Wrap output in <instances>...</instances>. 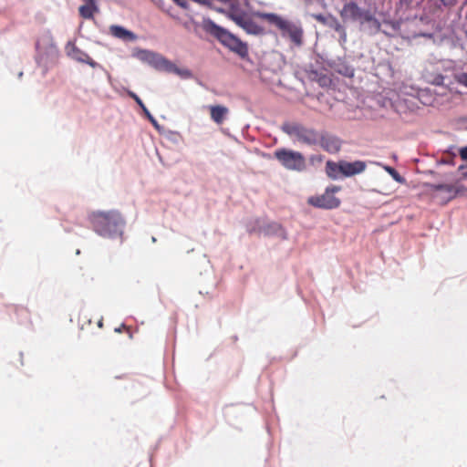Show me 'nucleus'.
I'll return each instance as SVG.
<instances>
[{"mask_svg":"<svg viewBox=\"0 0 467 467\" xmlns=\"http://www.w3.org/2000/svg\"><path fill=\"white\" fill-rule=\"evenodd\" d=\"M339 15L344 22L356 25L358 31L365 36L371 37L382 33L387 36H392L388 29L382 28V23L375 12L370 8L360 6L356 1L346 2Z\"/></svg>","mask_w":467,"mask_h":467,"instance_id":"1","label":"nucleus"},{"mask_svg":"<svg viewBox=\"0 0 467 467\" xmlns=\"http://www.w3.org/2000/svg\"><path fill=\"white\" fill-rule=\"evenodd\" d=\"M88 220L98 235L109 239L122 238L126 221L119 211H96L89 214Z\"/></svg>","mask_w":467,"mask_h":467,"instance_id":"2","label":"nucleus"},{"mask_svg":"<svg viewBox=\"0 0 467 467\" xmlns=\"http://www.w3.org/2000/svg\"><path fill=\"white\" fill-rule=\"evenodd\" d=\"M202 28L205 32L214 36L222 45L232 52L237 54L242 59L254 65L248 54V45L242 41L235 35L227 29L214 23L212 19L207 18L202 22Z\"/></svg>","mask_w":467,"mask_h":467,"instance_id":"3","label":"nucleus"},{"mask_svg":"<svg viewBox=\"0 0 467 467\" xmlns=\"http://www.w3.org/2000/svg\"><path fill=\"white\" fill-rule=\"evenodd\" d=\"M257 16L276 26L282 36L289 38L296 47L303 46L304 30L299 22L294 23L275 13H257Z\"/></svg>","mask_w":467,"mask_h":467,"instance_id":"4","label":"nucleus"},{"mask_svg":"<svg viewBox=\"0 0 467 467\" xmlns=\"http://www.w3.org/2000/svg\"><path fill=\"white\" fill-rule=\"evenodd\" d=\"M280 129L289 137H295L298 142L308 146L317 145L319 141L320 132L299 122L285 121L281 125Z\"/></svg>","mask_w":467,"mask_h":467,"instance_id":"5","label":"nucleus"},{"mask_svg":"<svg viewBox=\"0 0 467 467\" xmlns=\"http://www.w3.org/2000/svg\"><path fill=\"white\" fill-rule=\"evenodd\" d=\"M274 157L288 171L302 172L306 169V158L299 151L279 148L275 150Z\"/></svg>","mask_w":467,"mask_h":467,"instance_id":"6","label":"nucleus"},{"mask_svg":"<svg viewBox=\"0 0 467 467\" xmlns=\"http://www.w3.org/2000/svg\"><path fill=\"white\" fill-rule=\"evenodd\" d=\"M227 17L249 35L262 36L265 34L263 26L255 23L245 12L240 11L234 6H232V9L227 14Z\"/></svg>","mask_w":467,"mask_h":467,"instance_id":"7","label":"nucleus"},{"mask_svg":"<svg viewBox=\"0 0 467 467\" xmlns=\"http://www.w3.org/2000/svg\"><path fill=\"white\" fill-rule=\"evenodd\" d=\"M340 190V186L330 185L326 188L323 194L309 197L307 202L310 205L319 209H336L340 205L341 202L338 198L334 196V193L339 192Z\"/></svg>","mask_w":467,"mask_h":467,"instance_id":"8","label":"nucleus"},{"mask_svg":"<svg viewBox=\"0 0 467 467\" xmlns=\"http://www.w3.org/2000/svg\"><path fill=\"white\" fill-rule=\"evenodd\" d=\"M133 56L142 63H145L157 70L166 71V67L170 62V60L162 55L149 49H139L133 54Z\"/></svg>","mask_w":467,"mask_h":467,"instance_id":"9","label":"nucleus"},{"mask_svg":"<svg viewBox=\"0 0 467 467\" xmlns=\"http://www.w3.org/2000/svg\"><path fill=\"white\" fill-rule=\"evenodd\" d=\"M67 50L68 56L71 57L73 59L80 63H86L93 68H98L101 70L107 77L109 82L111 81L110 74L104 68L102 65L93 60L86 52L80 50L78 47L70 43L67 44Z\"/></svg>","mask_w":467,"mask_h":467,"instance_id":"10","label":"nucleus"},{"mask_svg":"<svg viewBox=\"0 0 467 467\" xmlns=\"http://www.w3.org/2000/svg\"><path fill=\"white\" fill-rule=\"evenodd\" d=\"M327 66L330 69L343 77L353 78L355 68L346 57H337L327 60Z\"/></svg>","mask_w":467,"mask_h":467,"instance_id":"11","label":"nucleus"},{"mask_svg":"<svg viewBox=\"0 0 467 467\" xmlns=\"http://www.w3.org/2000/svg\"><path fill=\"white\" fill-rule=\"evenodd\" d=\"M36 49L39 56L54 57L57 53V47L50 33L43 34L36 43Z\"/></svg>","mask_w":467,"mask_h":467,"instance_id":"12","label":"nucleus"},{"mask_svg":"<svg viewBox=\"0 0 467 467\" xmlns=\"http://www.w3.org/2000/svg\"><path fill=\"white\" fill-rule=\"evenodd\" d=\"M321 148L329 153H337L341 149V140L333 135L328 133L327 131H321L319 133V141L318 143Z\"/></svg>","mask_w":467,"mask_h":467,"instance_id":"13","label":"nucleus"},{"mask_svg":"<svg viewBox=\"0 0 467 467\" xmlns=\"http://www.w3.org/2000/svg\"><path fill=\"white\" fill-rule=\"evenodd\" d=\"M428 187L431 191H440L446 190L447 199L446 202H449L458 195H462L467 192V187L463 184H450V183H428Z\"/></svg>","mask_w":467,"mask_h":467,"instance_id":"14","label":"nucleus"},{"mask_svg":"<svg viewBox=\"0 0 467 467\" xmlns=\"http://www.w3.org/2000/svg\"><path fill=\"white\" fill-rule=\"evenodd\" d=\"M366 168V161L359 160L351 162L342 160L341 165L338 167L343 178H348L360 174L365 171Z\"/></svg>","mask_w":467,"mask_h":467,"instance_id":"15","label":"nucleus"},{"mask_svg":"<svg viewBox=\"0 0 467 467\" xmlns=\"http://www.w3.org/2000/svg\"><path fill=\"white\" fill-rule=\"evenodd\" d=\"M260 232L266 236H276L283 240L287 239L286 231L280 223L275 222H271L261 226Z\"/></svg>","mask_w":467,"mask_h":467,"instance_id":"16","label":"nucleus"},{"mask_svg":"<svg viewBox=\"0 0 467 467\" xmlns=\"http://www.w3.org/2000/svg\"><path fill=\"white\" fill-rule=\"evenodd\" d=\"M327 27L334 30V32L337 35L338 44L344 47L348 42L346 26L338 20L337 17L334 16Z\"/></svg>","mask_w":467,"mask_h":467,"instance_id":"17","label":"nucleus"},{"mask_svg":"<svg viewBox=\"0 0 467 467\" xmlns=\"http://www.w3.org/2000/svg\"><path fill=\"white\" fill-rule=\"evenodd\" d=\"M109 32L114 37L121 39L125 42H134L138 39L136 34L130 30H128L122 26L112 25L109 27Z\"/></svg>","mask_w":467,"mask_h":467,"instance_id":"18","label":"nucleus"},{"mask_svg":"<svg viewBox=\"0 0 467 467\" xmlns=\"http://www.w3.org/2000/svg\"><path fill=\"white\" fill-rule=\"evenodd\" d=\"M341 165V161L336 162L333 161H327L326 163V173L328 178L331 180H338L343 178L341 176V171L338 167Z\"/></svg>","mask_w":467,"mask_h":467,"instance_id":"19","label":"nucleus"},{"mask_svg":"<svg viewBox=\"0 0 467 467\" xmlns=\"http://www.w3.org/2000/svg\"><path fill=\"white\" fill-rule=\"evenodd\" d=\"M166 72L174 73L182 79H191L193 78V74L190 69L181 68L171 61L169 62L168 67H166Z\"/></svg>","mask_w":467,"mask_h":467,"instance_id":"20","label":"nucleus"},{"mask_svg":"<svg viewBox=\"0 0 467 467\" xmlns=\"http://www.w3.org/2000/svg\"><path fill=\"white\" fill-rule=\"evenodd\" d=\"M85 5L79 7V15L85 19H92L95 12H99L96 2H84Z\"/></svg>","mask_w":467,"mask_h":467,"instance_id":"21","label":"nucleus"},{"mask_svg":"<svg viewBox=\"0 0 467 467\" xmlns=\"http://www.w3.org/2000/svg\"><path fill=\"white\" fill-rule=\"evenodd\" d=\"M227 112L228 109L224 106L216 105L211 107V118L217 124H221L223 121Z\"/></svg>","mask_w":467,"mask_h":467,"instance_id":"22","label":"nucleus"},{"mask_svg":"<svg viewBox=\"0 0 467 467\" xmlns=\"http://www.w3.org/2000/svg\"><path fill=\"white\" fill-rule=\"evenodd\" d=\"M378 165L381 166L395 182L401 184L406 183V179L401 176L393 167L382 164L380 162H378Z\"/></svg>","mask_w":467,"mask_h":467,"instance_id":"23","label":"nucleus"},{"mask_svg":"<svg viewBox=\"0 0 467 467\" xmlns=\"http://www.w3.org/2000/svg\"><path fill=\"white\" fill-rule=\"evenodd\" d=\"M381 23H382V28L383 29H387L388 27H389L391 29V31H389V32L392 34V36L400 28V23L399 21H396V20H392V19H389V18H384L381 21Z\"/></svg>","mask_w":467,"mask_h":467,"instance_id":"24","label":"nucleus"},{"mask_svg":"<svg viewBox=\"0 0 467 467\" xmlns=\"http://www.w3.org/2000/svg\"><path fill=\"white\" fill-rule=\"evenodd\" d=\"M311 16L324 26H327L334 15L327 14H311Z\"/></svg>","mask_w":467,"mask_h":467,"instance_id":"25","label":"nucleus"},{"mask_svg":"<svg viewBox=\"0 0 467 467\" xmlns=\"http://www.w3.org/2000/svg\"><path fill=\"white\" fill-rule=\"evenodd\" d=\"M456 157H457V152H452V156L445 155L437 161V164L454 166Z\"/></svg>","mask_w":467,"mask_h":467,"instance_id":"26","label":"nucleus"},{"mask_svg":"<svg viewBox=\"0 0 467 467\" xmlns=\"http://www.w3.org/2000/svg\"><path fill=\"white\" fill-rule=\"evenodd\" d=\"M144 116L149 119V121L153 125V127L159 131V133L164 132V127L161 126L157 119L151 115V113L147 109L143 112Z\"/></svg>","mask_w":467,"mask_h":467,"instance_id":"27","label":"nucleus"},{"mask_svg":"<svg viewBox=\"0 0 467 467\" xmlns=\"http://www.w3.org/2000/svg\"><path fill=\"white\" fill-rule=\"evenodd\" d=\"M124 90L127 92V94L130 98L134 99L136 104L142 109V112H144L148 109L147 107L145 106V104L143 103V101L140 99V98L136 93H134L133 91L127 89V88H124Z\"/></svg>","mask_w":467,"mask_h":467,"instance_id":"28","label":"nucleus"},{"mask_svg":"<svg viewBox=\"0 0 467 467\" xmlns=\"http://www.w3.org/2000/svg\"><path fill=\"white\" fill-rule=\"evenodd\" d=\"M423 0H400V8H410L414 5H418L420 4Z\"/></svg>","mask_w":467,"mask_h":467,"instance_id":"29","label":"nucleus"},{"mask_svg":"<svg viewBox=\"0 0 467 467\" xmlns=\"http://www.w3.org/2000/svg\"><path fill=\"white\" fill-rule=\"evenodd\" d=\"M435 5L439 7L444 6V7H451L453 6L457 0H432Z\"/></svg>","mask_w":467,"mask_h":467,"instance_id":"30","label":"nucleus"},{"mask_svg":"<svg viewBox=\"0 0 467 467\" xmlns=\"http://www.w3.org/2000/svg\"><path fill=\"white\" fill-rule=\"evenodd\" d=\"M162 134H165L166 137L169 140H172L173 142H175V143L178 142V139H179V133L178 132L172 131V130H166L164 129V132Z\"/></svg>","mask_w":467,"mask_h":467,"instance_id":"31","label":"nucleus"},{"mask_svg":"<svg viewBox=\"0 0 467 467\" xmlns=\"http://www.w3.org/2000/svg\"><path fill=\"white\" fill-rule=\"evenodd\" d=\"M445 78H446L443 75L438 74L433 78L431 83L435 86H443Z\"/></svg>","mask_w":467,"mask_h":467,"instance_id":"32","label":"nucleus"},{"mask_svg":"<svg viewBox=\"0 0 467 467\" xmlns=\"http://www.w3.org/2000/svg\"><path fill=\"white\" fill-rule=\"evenodd\" d=\"M458 83L467 87V73H461L457 77Z\"/></svg>","mask_w":467,"mask_h":467,"instance_id":"33","label":"nucleus"},{"mask_svg":"<svg viewBox=\"0 0 467 467\" xmlns=\"http://www.w3.org/2000/svg\"><path fill=\"white\" fill-rule=\"evenodd\" d=\"M173 2L183 9L189 8V3L186 0H173Z\"/></svg>","mask_w":467,"mask_h":467,"instance_id":"34","label":"nucleus"},{"mask_svg":"<svg viewBox=\"0 0 467 467\" xmlns=\"http://www.w3.org/2000/svg\"><path fill=\"white\" fill-rule=\"evenodd\" d=\"M433 36L434 34L433 33H428V32H419L417 34H415V36H422V37H425V38H433Z\"/></svg>","mask_w":467,"mask_h":467,"instance_id":"35","label":"nucleus"},{"mask_svg":"<svg viewBox=\"0 0 467 467\" xmlns=\"http://www.w3.org/2000/svg\"><path fill=\"white\" fill-rule=\"evenodd\" d=\"M456 147L455 146H450L446 150H445V154L447 156H452V152H457L458 151L456 150Z\"/></svg>","mask_w":467,"mask_h":467,"instance_id":"36","label":"nucleus"},{"mask_svg":"<svg viewBox=\"0 0 467 467\" xmlns=\"http://www.w3.org/2000/svg\"><path fill=\"white\" fill-rule=\"evenodd\" d=\"M310 161L312 162H314L315 161H322V156L321 155H312L310 157Z\"/></svg>","mask_w":467,"mask_h":467,"instance_id":"37","label":"nucleus"},{"mask_svg":"<svg viewBox=\"0 0 467 467\" xmlns=\"http://www.w3.org/2000/svg\"><path fill=\"white\" fill-rule=\"evenodd\" d=\"M214 10H216L217 12L219 13H222V14H225L227 16V14L230 12V11H225L223 8H213Z\"/></svg>","mask_w":467,"mask_h":467,"instance_id":"38","label":"nucleus"},{"mask_svg":"<svg viewBox=\"0 0 467 467\" xmlns=\"http://www.w3.org/2000/svg\"><path fill=\"white\" fill-rule=\"evenodd\" d=\"M461 180H467V171L462 172Z\"/></svg>","mask_w":467,"mask_h":467,"instance_id":"39","label":"nucleus"},{"mask_svg":"<svg viewBox=\"0 0 467 467\" xmlns=\"http://www.w3.org/2000/svg\"><path fill=\"white\" fill-rule=\"evenodd\" d=\"M467 168V163L466 164H462L458 167V171H463L464 169Z\"/></svg>","mask_w":467,"mask_h":467,"instance_id":"40","label":"nucleus"},{"mask_svg":"<svg viewBox=\"0 0 467 467\" xmlns=\"http://www.w3.org/2000/svg\"><path fill=\"white\" fill-rule=\"evenodd\" d=\"M122 327H124V325H122L120 327L115 328V332H118V333L121 332Z\"/></svg>","mask_w":467,"mask_h":467,"instance_id":"41","label":"nucleus"},{"mask_svg":"<svg viewBox=\"0 0 467 467\" xmlns=\"http://www.w3.org/2000/svg\"><path fill=\"white\" fill-rule=\"evenodd\" d=\"M98 326H99V327H101L103 326V321H102V319H100V320L99 321Z\"/></svg>","mask_w":467,"mask_h":467,"instance_id":"42","label":"nucleus"},{"mask_svg":"<svg viewBox=\"0 0 467 467\" xmlns=\"http://www.w3.org/2000/svg\"><path fill=\"white\" fill-rule=\"evenodd\" d=\"M83 2H96V0H82Z\"/></svg>","mask_w":467,"mask_h":467,"instance_id":"43","label":"nucleus"},{"mask_svg":"<svg viewBox=\"0 0 467 467\" xmlns=\"http://www.w3.org/2000/svg\"><path fill=\"white\" fill-rule=\"evenodd\" d=\"M428 173L434 174L435 172L433 171H429Z\"/></svg>","mask_w":467,"mask_h":467,"instance_id":"44","label":"nucleus"},{"mask_svg":"<svg viewBox=\"0 0 467 467\" xmlns=\"http://www.w3.org/2000/svg\"><path fill=\"white\" fill-rule=\"evenodd\" d=\"M151 240H152L153 243L156 242V238L155 237H152Z\"/></svg>","mask_w":467,"mask_h":467,"instance_id":"45","label":"nucleus"},{"mask_svg":"<svg viewBox=\"0 0 467 467\" xmlns=\"http://www.w3.org/2000/svg\"><path fill=\"white\" fill-rule=\"evenodd\" d=\"M439 192H442L446 193V190H440Z\"/></svg>","mask_w":467,"mask_h":467,"instance_id":"46","label":"nucleus"}]
</instances>
